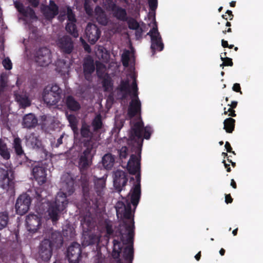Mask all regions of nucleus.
Segmentation results:
<instances>
[{"mask_svg": "<svg viewBox=\"0 0 263 263\" xmlns=\"http://www.w3.org/2000/svg\"><path fill=\"white\" fill-rule=\"evenodd\" d=\"M136 177L137 183L129 193L128 199L122 198L116 205L118 218L124 224L123 229L126 230H133L135 229L134 213L139 202L141 194L140 177L139 175Z\"/></svg>", "mask_w": 263, "mask_h": 263, "instance_id": "f257e3e1", "label": "nucleus"}, {"mask_svg": "<svg viewBox=\"0 0 263 263\" xmlns=\"http://www.w3.org/2000/svg\"><path fill=\"white\" fill-rule=\"evenodd\" d=\"M109 235L115 234L117 238L113 240L112 257L118 259L117 263H133L134 256V240L135 231H106Z\"/></svg>", "mask_w": 263, "mask_h": 263, "instance_id": "f03ea898", "label": "nucleus"}, {"mask_svg": "<svg viewBox=\"0 0 263 263\" xmlns=\"http://www.w3.org/2000/svg\"><path fill=\"white\" fill-rule=\"evenodd\" d=\"M73 180L69 175H66L63 177L60 191L47 211L49 218L53 222L58 220L60 212L63 211L67 205L66 197L73 192Z\"/></svg>", "mask_w": 263, "mask_h": 263, "instance_id": "7ed1b4c3", "label": "nucleus"}, {"mask_svg": "<svg viewBox=\"0 0 263 263\" xmlns=\"http://www.w3.org/2000/svg\"><path fill=\"white\" fill-rule=\"evenodd\" d=\"M120 89L126 94L130 93L132 101L128 109V116L132 118L141 111V103L138 97L137 86L134 73L131 72L127 76V80L122 81Z\"/></svg>", "mask_w": 263, "mask_h": 263, "instance_id": "20e7f679", "label": "nucleus"}, {"mask_svg": "<svg viewBox=\"0 0 263 263\" xmlns=\"http://www.w3.org/2000/svg\"><path fill=\"white\" fill-rule=\"evenodd\" d=\"M151 132L149 127L143 128V123L139 119L137 122L132 123L129 138L135 141L136 146H139L143 141L142 137L149 139Z\"/></svg>", "mask_w": 263, "mask_h": 263, "instance_id": "39448f33", "label": "nucleus"}, {"mask_svg": "<svg viewBox=\"0 0 263 263\" xmlns=\"http://www.w3.org/2000/svg\"><path fill=\"white\" fill-rule=\"evenodd\" d=\"M61 90L57 85L47 86L43 90L42 97L48 106L55 105L61 99Z\"/></svg>", "mask_w": 263, "mask_h": 263, "instance_id": "423d86ee", "label": "nucleus"}, {"mask_svg": "<svg viewBox=\"0 0 263 263\" xmlns=\"http://www.w3.org/2000/svg\"><path fill=\"white\" fill-rule=\"evenodd\" d=\"M149 25L152 28L147 34L151 36V49L154 53L155 50L161 51L163 49V44L155 19Z\"/></svg>", "mask_w": 263, "mask_h": 263, "instance_id": "0eeeda50", "label": "nucleus"}, {"mask_svg": "<svg viewBox=\"0 0 263 263\" xmlns=\"http://www.w3.org/2000/svg\"><path fill=\"white\" fill-rule=\"evenodd\" d=\"M81 254V247L77 242H73L67 249L66 256L69 263H79L82 258Z\"/></svg>", "mask_w": 263, "mask_h": 263, "instance_id": "6e6552de", "label": "nucleus"}, {"mask_svg": "<svg viewBox=\"0 0 263 263\" xmlns=\"http://www.w3.org/2000/svg\"><path fill=\"white\" fill-rule=\"evenodd\" d=\"M35 61L41 67L48 65L51 62V53L50 50L47 48L39 49L36 52Z\"/></svg>", "mask_w": 263, "mask_h": 263, "instance_id": "1a4fd4ad", "label": "nucleus"}, {"mask_svg": "<svg viewBox=\"0 0 263 263\" xmlns=\"http://www.w3.org/2000/svg\"><path fill=\"white\" fill-rule=\"evenodd\" d=\"M53 249V247L50 246V242L47 240V238L44 239L39 246V257L43 261H48L52 256Z\"/></svg>", "mask_w": 263, "mask_h": 263, "instance_id": "9d476101", "label": "nucleus"}, {"mask_svg": "<svg viewBox=\"0 0 263 263\" xmlns=\"http://www.w3.org/2000/svg\"><path fill=\"white\" fill-rule=\"evenodd\" d=\"M5 167L7 170L0 167V185L4 189H7L13 183L12 167L10 165Z\"/></svg>", "mask_w": 263, "mask_h": 263, "instance_id": "9b49d317", "label": "nucleus"}, {"mask_svg": "<svg viewBox=\"0 0 263 263\" xmlns=\"http://www.w3.org/2000/svg\"><path fill=\"white\" fill-rule=\"evenodd\" d=\"M31 203L30 198L26 194L21 195L17 199L15 204L16 212L18 214L24 215L29 209Z\"/></svg>", "mask_w": 263, "mask_h": 263, "instance_id": "f8f14e48", "label": "nucleus"}, {"mask_svg": "<svg viewBox=\"0 0 263 263\" xmlns=\"http://www.w3.org/2000/svg\"><path fill=\"white\" fill-rule=\"evenodd\" d=\"M46 167L45 164L41 163L34 166L32 169V174L39 184H43L46 181Z\"/></svg>", "mask_w": 263, "mask_h": 263, "instance_id": "ddd939ff", "label": "nucleus"}, {"mask_svg": "<svg viewBox=\"0 0 263 263\" xmlns=\"http://www.w3.org/2000/svg\"><path fill=\"white\" fill-rule=\"evenodd\" d=\"M97 72L100 77L103 78V86L106 91H109L111 88L112 83L110 77L105 73L106 68L101 63H97Z\"/></svg>", "mask_w": 263, "mask_h": 263, "instance_id": "4468645a", "label": "nucleus"}, {"mask_svg": "<svg viewBox=\"0 0 263 263\" xmlns=\"http://www.w3.org/2000/svg\"><path fill=\"white\" fill-rule=\"evenodd\" d=\"M103 5L108 11H112L114 15L120 20H124L126 17L125 11L117 7L112 0H103Z\"/></svg>", "mask_w": 263, "mask_h": 263, "instance_id": "2eb2a0df", "label": "nucleus"}, {"mask_svg": "<svg viewBox=\"0 0 263 263\" xmlns=\"http://www.w3.org/2000/svg\"><path fill=\"white\" fill-rule=\"evenodd\" d=\"M57 46L63 52L70 53L73 49V43L71 39L67 35L59 37L56 42Z\"/></svg>", "mask_w": 263, "mask_h": 263, "instance_id": "dca6fc26", "label": "nucleus"}, {"mask_svg": "<svg viewBox=\"0 0 263 263\" xmlns=\"http://www.w3.org/2000/svg\"><path fill=\"white\" fill-rule=\"evenodd\" d=\"M86 36L89 42L94 44L99 38L100 32L97 27L93 24H88L86 28Z\"/></svg>", "mask_w": 263, "mask_h": 263, "instance_id": "f3484780", "label": "nucleus"}, {"mask_svg": "<svg viewBox=\"0 0 263 263\" xmlns=\"http://www.w3.org/2000/svg\"><path fill=\"white\" fill-rule=\"evenodd\" d=\"M47 240L50 242V246L53 249H59L63 245L64 240L61 231H52L50 236Z\"/></svg>", "mask_w": 263, "mask_h": 263, "instance_id": "a211bd4d", "label": "nucleus"}, {"mask_svg": "<svg viewBox=\"0 0 263 263\" xmlns=\"http://www.w3.org/2000/svg\"><path fill=\"white\" fill-rule=\"evenodd\" d=\"M67 14L68 23L66 27V29L74 37H77L78 36V33L75 25V23L76 22L75 16L73 14L72 10L69 8H67Z\"/></svg>", "mask_w": 263, "mask_h": 263, "instance_id": "6ab92c4d", "label": "nucleus"}, {"mask_svg": "<svg viewBox=\"0 0 263 263\" xmlns=\"http://www.w3.org/2000/svg\"><path fill=\"white\" fill-rule=\"evenodd\" d=\"M91 231H82V245L88 246L98 243L100 241V237L97 235L91 233Z\"/></svg>", "mask_w": 263, "mask_h": 263, "instance_id": "aec40b11", "label": "nucleus"}, {"mask_svg": "<svg viewBox=\"0 0 263 263\" xmlns=\"http://www.w3.org/2000/svg\"><path fill=\"white\" fill-rule=\"evenodd\" d=\"M127 181L126 174L122 171L118 170L114 173V184L115 187L120 189L124 186Z\"/></svg>", "mask_w": 263, "mask_h": 263, "instance_id": "412c9836", "label": "nucleus"}, {"mask_svg": "<svg viewBox=\"0 0 263 263\" xmlns=\"http://www.w3.org/2000/svg\"><path fill=\"white\" fill-rule=\"evenodd\" d=\"M127 168L130 174H136L140 170V156L132 155L130 156L127 165Z\"/></svg>", "mask_w": 263, "mask_h": 263, "instance_id": "4be33fe9", "label": "nucleus"}, {"mask_svg": "<svg viewBox=\"0 0 263 263\" xmlns=\"http://www.w3.org/2000/svg\"><path fill=\"white\" fill-rule=\"evenodd\" d=\"M91 149L87 148L83 152L79 161V167L81 170H85L91 165V161L89 160L90 154L91 153Z\"/></svg>", "mask_w": 263, "mask_h": 263, "instance_id": "5701e85b", "label": "nucleus"}, {"mask_svg": "<svg viewBox=\"0 0 263 263\" xmlns=\"http://www.w3.org/2000/svg\"><path fill=\"white\" fill-rule=\"evenodd\" d=\"M26 223L28 230H37L41 228L40 219L36 215H30L27 217Z\"/></svg>", "mask_w": 263, "mask_h": 263, "instance_id": "b1692460", "label": "nucleus"}, {"mask_svg": "<svg viewBox=\"0 0 263 263\" xmlns=\"http://www.w3.org/2000/svg\"><path fill=\"white\" fill-rule=\"evenodd\" d=\"M45 16L48 18H52L58 14V7L53 2H50L49 7H46L43 9Z\"/></svg>", "mask_w": 263, "mask_h": 263, "instance_id": "393cba45", "label": "nucleus"}, {"mask_svg": "<svg viewBox=\"0 0 263 263\" xmlns=\"http://www.w3.org/2000/svg\"><path fill=\"white\" fill-rule=\"evenodd\" d=\"M37 119L32 114H29L24 116L23 121V125L27 128H31L37 124Z\"/></svg>", "mask_w": 263, "mask_h": 263, "instance_id": "a878e982", "label": "nucleus"}, {"mask_svg": "<svg viewBox=\"0 0 263 263\" xmlns=\"http://www.w3.org/2000/svg\"><path fill=\"white\" fill-rule=\"evenodd\" d=\"M95 70V66L93 61L87 59L84 64V73L86 79L89 80L90 76Z\"/></svg>", "mask_w": 263, "mask_h": 263, "instance_id": "bb28decb", "label": "nucleus"}, {"mask_svg": "<svg viewBox=\"0 0 263 263\" xmlns=\"http://www.w3.org/2000/svg\"><path fill=\"white\" fill-rule=\"evenodd\" d=\"M94 17L99 23L104 25L107 24V18L104 14V12L100 7H97L95 9Z\"/></svg>", "mask_w": 263, "mask_h": 263, "instance_id": "cd10ccee", "label": "nucleus"}, {"mask_svg": "<svg viewBox=\"0 0 263 263\" xmlns=\"http://www.w3.org/2000/svg\"><path fill=\"white\" fill-rule=\"evenodd\" d=\"M14 5L18 11L25 16L29 17L31 18H33L35 17L34 12L31 8H27L26 10H25L23 8L22 4L17 2L14 3Z\"/></svg>", "mask_w": 263, "mask_h": 263, "instance_id": "c85d7f7f", "label": "nucleus"}, {"mask_svg": "<svg viewBox=\"0 0 263 263\" xmlns=\"http://www.w3.org/2000/svg\"><path fill=\"white\" fill-rule=\"evenodd\" d=\"M26 144L32 148H38L41 145L40 140L34 134H30L26 137Z\"/></svg>", "mask_w": 263, "mask_h": 263, "instance_id": "c756f323", "label": "nucleus"}, {"mask_svg": "<svg viewBox=\"0 0 263 263\" xmlns=\"http://www.w3.org/2000/svg\"><path fill=\"white\" fill-rule=\"evenodd\" d=\"M122 61L124 66L127 67L129 64H132L134 62V56L133 52L125 51L122 55Z\"/></svg>", "mask_w": 263, "mask_h": 263, "instance_id": "7c9ffc66", "label": "nucleus"}, {"mask_svg": "<svg viewBox=\"0 0 263 263\" xmlns=\"http://www.w3.org/2000/svg\"><path fill=\"white\" fill-rule=\"evenodd\" d=\"M114 157L110 154H106L102 158V164L106 169H110L114 165Z\"/></svg>", "mask_w": 263, "mask_h": 263, "instance_id": "2f4dec72", "label": "nucleus"}, {"mask_svg": "<svg viewBox=\"0 0 263 263\" xmlns=\"http://www.w3.org/2000/svg\"><path fill=\"white\" fill-rule=\"evenodd\" d=\"M16 100L22 107L29 106L30 101L26 94L16 95Z\"/></svg>", "mask_w": 263, "mask_h": 263, "instance_id": "473e14b6", "label": "nucleus"}, {"mask_svg": "<svg viewBox=\"0 0 263 263\" xmlns=\"http://www.w3.org/2000/svg\"><path fill=\"white\" fill-rule=\"evenodd\" d=\"M0 155L5 159H8L10 158V152L7 148L6 143L0 139Z\"/></svg>", "mask_w": 263, "mask_h": 263, "instance_id": "72a5a7b5", "label": "nucleus"}, {"mask_svg": "<svg viewBox=\"0 0 263 263\" xmlns=\"http://www.w3.org/2000/svg\"><path fill=\"white\" fill-rule=\"evenodd\" d=\"M66 104L68 108L72 110H77L80 108V105L72 97H68L66 99Z\"/></svg>", "mask_w": 263, "mask_h": 263, "instance_id": "f704fd0d", "label": "nucleus"}, {"mask_svg": "<svg viewBox=\"0 0 263 263\" xmlns=\"http://www.w3.org/2000/svg\"><path fill=\"white\" fill-rule=\"evenodd\" d=\"M224 129L227 132L231 133L233 132L235 126V120L229 118L226 119L223 122Z\"/></svg>", "mask_w": 263, "mask_h": 263, "instance_id": "c9c22d12", "label": "nucleus"}, {"mask_svg": "<svg viewBox=\"0 0 263 263\" xmlns=\"http://www.w3.org/2000/svg\"><path fill=\"white\" fill-rule=\"evenodd\" d=\"M67 118L69 122V124L73 131L74 134L78 133L77 123L78 120L73 115H67Z\"/></svg>", "mask_w": 263, "mask_h": 263, "instance_id": "e433bc0d", "label": "nucleus"}, {"mask_svg": "<svg viewBox=\"0 0 263 263\" xmlns=\"http://www.w3.org/2000/svg\"><path fill=\"white\" fill-rule=\"evenodd\" d=\"M8 221V214L6 212L0 213V230L6 228Z\"/></svg>", "mask_w": 263, "mask_h": 263, "instance_id": "4c0bfd02", "label": "nucleus"}, {"mask_svg": "<svg viewBox=\"0 0 263 263\" xmlns=\"http://www.w3.org/2000/svg\"><path fill=\"white\" fill-rule=\"evenodd\" d=\"M13 145L17 154L21 155L23 154V151L22 148L20 139L15 138L14 140Z\"/></svg>", "mask_w": 263, "mask_h": 263, "instance_id": "58836bf2", "label": "nucleus"}, {"mask_svg": "<svg viewBox=\"0 0 263 263\" xmlns=\"http://www.w3.org/2000/svg\"><path fill=\"white\" fill-rule=\"evenodd\" d=\"M81 133L84 137H89L91 135V132L89 130V127L87 124L83 123L82 126Z\"/></svg>", "mask_w": 263, "mask_h": 263, "instance_id": "ea45409f", "label": "nucleus"}, {"mask_svg": "<svg viewBox=\"0 0 263 263\" xmlns=\"http://www.w3.org/2000/svg\"><path fill=\"white\" fill-rule=\"evenodd\" d=\"M92 125L95 129H97L101 127L102 122L101 120V116L100 115L97 116L94 119Z\"/></svg>", "mask_w": 263, "mask_h": 263, "instance_id": "a19ab883", "label": "nucleus"}, {"mask_svg": "<svg viewBox=\"0 0 263 263\" xmlns=\"http://www.w3.org/2000/svg\"><path fill=\"white\" fill-rule=\"evenodd\" d=\"M105 181L103 178H99L95 182V185L96 188L100 191L103 189L105 186Z\"/></svg>", "mask_w": 263, "mask_h": 263, "instance_id": "79ce46f5", "label": "nucleus"}, {"mask_svg": "<svg viewBox=\"0 0 263 263\" xmlns=\"http://www.w3.org/2000/svg\"><path fill=\"white\" fill-rule=\"evenodd\" d=\"M2 64L6 69H11L12 64L11 60L8 58H5L2 62Z\"/></svg>", "mask_w": 263, "mask_h": 263, "instance_id": "37998d69", "label": "nucleus"}, {"mask_svg": "<svg viewBox=\"0 0 263 263\" xmlns=\"http://www.w3.org/2000/svg\"><path fill=\"white\" fill-rule=\"evenodd\" d=\"M221 59L222 61H223V63L220 65L221 67H223L224 66H232L233 62L231 59L229 58H224L221 57Z\"/></svg>", "mask_w": 263, "mask_h": 263, "instance_id": "c03bdc74", "label": "nucleus"}, {"mask_svg": "<svg viewBox=\"0 0 263 263\" xmlns=\"http://www.w3.org/2000/svg\"><path fill=\"white\" fill-rule=\"evenodd\" d=\"M128 26L129 27L132 29H137L139 27L138 23L134 20L129 21Z\"/></svg>", "mask_w": 263, "mask_h": 263, "instance_id": "a18cd8bd", "label": "nucleus"}, {"mask_svg": "<svg viewBox=\"0 0 263 263\" xmlns=\"http://www.w3.org/2000/svg\"><path fill=\"white\" fill-rule=\"evenodd\" d=\"M0 86L3 88L6 86L7 83V76L6 74H2L1 78Z\"/></svg>", "mask_w": 263, "mask_h": 263, "instance_id": "49530a36", "label": "nucleus"}, {"mask_svg": "<svg viewBox=\"0 0 263 263\" xmlns=\"http://www.w3.org/2000/svg\"><path fill=\"white\" fill-rule=\"evenodd\" d=\"M149 6L152 10H155L157 7V0H148Z\"/></svg>", "mask_w": 263, "mask_h": 263, "instance_id": "de8ad7c7", "label": "nucleus"}, {"mask_svg": "<svg viewBox=\"0 0 263 263\" xmlns=\"http://www.w3.org/2000/svg\"><path fill=\"white\" fill-rule=\"evenodd\" d=\"M126 147H122L119 151V155L121 158H125L127 155Z\"/></svg>", "mask_w": 263, "mask_h": 263, "instance_id": "09e8293b", "label": "nucleus"}, {"mask_svg": "<svg viewBox=\"0 0 263 263\" xmlns=\"http://www.w3.org/2000/svg\"><path fill=\"white\" fill-rule=\"evenodd\" d=\"M90 0H85L84 5L86 12L88 15H91L92 13V9L88 5V3L90 2Z\"/></svg>", "mask_w": 263, "mask_h": 263, "instance_id": "8fccbe9b", "label": "nucleus"}, {"mask_svg": "<svg viewBox=\"0 0 263 263\" xmlns=\"http://www.w3.org/2000/svg\"><path fill=\"white\" fill-rule=\"evenodd\" d=\"M93 263H105L104 259L101 256H97L95 257Z\"/></svg>", "mask_w": 263, "mask_h": 263, "instance_id": "3c124183", "label": "nucleus"}, {"mask_svg": "<svg viewBox=\"0 0 263 263\" xmlns=\"http://www.w3.org/2000/svg\"><path fill=\"white\" fill-rule=\"evenodd\" d=\"M105 225L106 230H111V229H112V222L110 221H105Z\"/></svg>", "mask_w": 263, "mask_h": 263, "instance_id": "603ef678", "label": "nucleus"}, {"mask_svg": "<svg viewBox=\"0 0 263 263\" xmlns=\"http://www.w3.org/2000/svg\"><path fill=\"white\" fill-rule=\"evenodd\" d=\"M233 90L234 91H235L237 92L240 91V85L238 83L234 84L233 86Z\"/></svg>", "mask_w": 263, "mask_h": 263, "instance_id": "864d4df0", "label": "nucleus"}, {"mask_svg": "<svg viewBox=\"0 0 263 263\" xmlns=\"http://www.w3.org/2000/svg\"><path fill=\"white\" fill-rule=\"evenodd\" d=\"M232 198L230 195H226L225 197V201L226 203H231L232 202Z\"/></svg>", "mask_w": 263, "mask_h": 263, "instance_id": "5fc2aeb1", "label": "nucleus"}, {"mask_svg": "<svg viewBox=\"0 0 263 263\" xmlns=\"http://www.w3.org/2000/svg\"><path fill=\"white\" fill-rule=\"evenodd\" d=\"M228 111L229 112V116H232V117L236 116V114H235V111L233 109V108H229L228 109Z\"/></svg>", "mask_w": 263, "mask_h": 263, "instance_id": "6e6d98bb", "label": "nucleus"}, {"mask_svg": "<svg viewBox=\"0 0 263 263\" xmlns=\"http://www.w3.org/2000/svg\"><path fill=\"white\" fill-rule=\"evenodd\" d=\"M225 147H226L227 152H231L232 148H231V146L230 143L228 142H226Z\"/></svg>", "mask_w": 263, "mask_h": 263, "instance_id": "4d7b16f0", "label": "nucleus"}, {"mask_svg": "<svg viewBox=\"0 0 263 263\" xmlns=\"http://www.w3.org/2000/svg\"><path fill=\"white\" fill-rule=\"evenodd\" d=\"M33 6H36L39 2L37 0H28Z\"/></svg>", "mask_w": 263, "mask_h": 263, "instance_id": "13d9d810", "label": "nucleus"}, {"mask_svg": "<svg viewBox=\"0 0 263 263\" xmlns=\"http://www.w3.org/2000/svg\"><path fill=\"white\" fill-rule=\"evenodd\" d=\"M64 135L61 136V137L58 139L57 140V146H58L59 145L61 144L62 143V138H63Z\"/></svg>", "mask_w": 263, "mask_h": 263, "instance_id": "bf43d9fd", "label": "nucleus"}, {"mask_svg": "<svg viewBox=\"0 0 263 263\" xmlns=\"http://www.w3.org/2000/svg\"><path fill=\"white\" fill-rule=\"evenodd\" d=\"M201 257V252L199 251L195 256V258L197 260L199 261Z\"/></svg>", "mask_w": 263, "mask_h": 263, "instance_id": "052dcab7", "label": "nucleus"}, {"mask_svg": "<svg viewBox=\"0 0 263 263\" xmlns=\"http://www.w3.org/2000/svg\"><path fill=\"white\" fill-rule=\"evenodd\" d=\"M221 43H222V46L223 47H228V43L227 41L222 40L221 41Z\"/></svg>", "mask_w": 263, "mask_h": 263, "instance_id": "680f3d73", "label": "nucleus"}, {"mask_svg": "<svg viewBox=\"0 0 263 263\" xmlns=\"http://www.w3.org/2000/svg\"><path fill=\"white\" fill-rule=\"evenodd\" d=\"M231 185L234 188V189H236V182L235 181H234V179H231Z\"/></svg>", "mask_w": 263, "mask_h": 263, "instance_id": "e2e57ef3", "label": "nucleus"}, {"mask_svg": "<svg viewBox=\"0 0 263 263\" xmlns=\"http://www.w3.org/2000/svg\"><path fill=\"white\" fill-rule=\"evenodd\" d=\"M102 59L104 61H107L108 59V54L105 53L104 55H102Z\"/></svg>", "mask_w": 263, "mask_h": 263, "instance_id": "0e129e2a", "label": "nucleus"}, {"mask_svg": "<svg viewBox=\"0 0 263 263\" xmlns=\"http://www.w3.org/2000/svg\"><path fill=\"white\" fill-rule=\"evenodd\" d=\"M237 102L236 101H233L232 102V104L231 105V108H235L237 106Z\"/></svg>", "mask_w": 263, "mask_h": 263, "instance_id": "69168bd1", "label": "nucleus"}, {"mask_svg": "<svg viewBox=\"0 0 263 263\" xmlns=\"http://www.w3.org/2000/svg\"><path fill=\"white\" fill-rule=\"evenodd\" d=\"M84 47L85 49L88 52H89L90 51V47L88 45H87L86 44H84Z\"/></svg>", "mask_w": 263, "mask_h": 263, "instance_id": "338daca9", "label": "nucleus"}, {"mask_svg": "<svg viewBox=\"0 0 263 263\" xmlns=\"http://www.w3.org/2000/svg\"><path fill=\"white\" fill-rule=\"evenodd\" d=\"M219 253L221 256L224 255L225 253V250L223 248H221L219 251Z\"/></svg>", "mask_w": 263, "mask_h": 263, "instance_id": "774afa93", "label": "nucleus"}]
</instances>
